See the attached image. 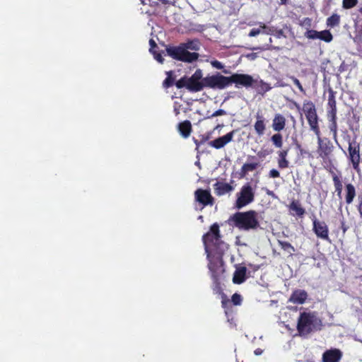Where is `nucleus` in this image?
I'll use <instances>...</instances> for the list:
<instances>
[{
    "label": "nucleus",
    "instance_id": "obj_46",
    "mask_svg": "<svg viewBox=\"0 0 362 362\" xmlns=\"http://www.w3.org/2000/svg\"><path fill=\"white\" fill-rule=\"evenodd\" d=\"M226 114V112L224 110L219 109V110L215 111L214 113H212L208 117L211 118V117H214L225 115Z\"/></svg>",
    "mask_w": 362,
    "mask_h": 362
},
{
    "label": "nucleus",
    "instance_id": "obj_50",
    "mask_svg": "<svg viewBox=\"0 0 362 362\" xmlns=\"http://www.w3.org/2000/svg\"><path fill=\"white\" fill-rule=\"evenodd\" d=\"M154 54L155 59L159 62L160 63H163L164 61V59L163 58L162 55L160 54H156V52H153Z\"/></svg>",
    "mask_w": 362,
    "mask_h": 362
},
{
    "label": "nucleus",
    "instance_id": "obj_52",
    "mask_svg": "<svg viewBox=\"0 0 362 362\" xmlns=\"http://www.w3.org/2000/svg\"><path fill=\"white\" fill-rule=\"evenodd\" d=\"M341 228L343 231V233H345L349 228V227L346 225L344 219L341 221Z\"/></svg>",
    "mask_w": 362,
    "mask_h": 362
},
{
    "label": "nucleus",
    "instance_id": "obj_64",
    "mask_svg": "<svg viewBox=\"0 0 362 362\" xmlns=\"http://www.w3.org/2000/svg\"><path fill=\"white\" fill-rule=\"evenodd\" d=\"M141 3H142L143 4H146V3H145V1H141Z\"/></svg>",
    "mask_w": 362,
    "mask_h": 362
},
{
    "label": "nucleus",
    "instance_id": "obj_39",
    "mask_svg": "<svg viewBox=\"0 0 362 362\" xmlns=\"http://www.w3.org/2000/svg\"><path fill=\"white\" fill-rule=\"evenodd\" d=\"M289 162L286 158H278V167L281 169H285L288 168Z\"/></svg>",
    "mask_w": 362,
    "mask_h": 362
},
{
    "label": "nucleus",
    "instance_id": "obj_11",
    "mask_svg": "<svg viewBox=\"0 0 362 362\" xmlns=\"http://www.w3.org/2000/svg\"><path fill=\"white\" fill-rule=\"evenodd\" d=\"M313 230L317 238L330 241L328 226L325 222L320 221L315 217L313 219Z\"/></svg>",
    "mask_w": 362,
    "mask_h": 362
},
{
    "label": "nucleus",
    "instance_id": "obj_38",
    "mask_svg": "<svg viewBox=\"0 0 362 362\" xmlns=\"http://www.w3.org/2000/svg\"><path fill=\"white\" fill-rule=\"evenodd\" d=\"M305 36L311 40H315L319 38V32L315 30H308L305 33Z\"/></svg>",
    "mask_w": 362,
    "mask_h": 362
},
{
    "label": "nucleus",
    "instance_id": "obj_26",
    "mask_svg": "<svg viewBox=\"0 0 362 362\" xmlns=\"http://www.w3.org/2000/svg\"><path fill=\"white\" fill-rule=\"evenodd\" d=\"M178 131L184 138H187L192 132V124L189 120H185L178 124Z\"/></svg>",
    "mask_w": 362,
    "mask_h": 362
},
{
    "label": "nucleus",
    "instance_id": "obj_2",
    "mask_svg": "<svg viewBox=\"0 0 362 362\" xmlns=\"http://www.w3.org/2000/svg\"><path fill=\"white\" fill-rule=\"evenodd\" d=\"M337 92L332 88L328 89V98L326 105V117L328 121V129L336 144L338 143L337 106L336 100Z\"/></svg>",
    "mask_w": 362,
    "mask_h": 362
},
{
    "label": "nucleus",
    "instance_id": "obj_4",
    "mask_svg": "<svg viewBox=\"0 0 362 362\" xmlns=\"http://www.w3.org/2000/svg\"><path fill=\"white\" fill-rule=\"evenodd\" d=\"M234 226L240 230H257L259 228L258 213L255 210L245 212H236L229 218Z\"/></svg>",
    "mask_w": 362,
    "mask_h": 362
},
{
    "label": "nucleus",
    "instance_id": "obj_59",
    "mask_svg": "<svg viewBox=\"0 0 362 362\" xmlns=\"http://www.w3.org/2000/svg\"><path fill=\"white\" fill-rule=\"evenodd\" d=\"M248 159L255 160V159H256V157H255V156H248Z\"/></svg>",
    "mask_w": 362,
    "mask_h": 362
},
{
    "label": "nucleus",
    "instance_id": "obj_6",
    "mask_svg": "<svg viewBox=\"0 0 362 362\" xmlns=\"http://www.w3.org/2000/svg\"><path fill=\"white\" fill-rule=\"evenodd\" d=\"M320 324L321 320L315 312L303 311L299 315L296 328L300 337H306L316 329L317 325Z\"/></svg>",
    "mask_w": 362,
    "mask_h": 362
},
{
    "label": "nucleus",
    "instance_id": "obj_56",
    "mask_svg": "<svg viewBox=\"0 0 362 362\" xmlns=\"http://www.w3.org/2000/svg\"><path fill=\"white\" fill-rule=\"evenodd\" d=\"M254 353L255 355L259 356L262 354V350L261 349H257L255 350Z\"/></svg>",
    "mask_w": 362,
    "mask_h": 362
},
{
    "label": "nucleus",
    "instance_id": "obj_32",
    "mask_svg": "<svg viewBox=\"0 0 362 362\" xmlns=\"http://www.w3.org/2000/svg\"><path fill=\"white\" fill-rule=\"evenodd\" d=\"M278 244L282 250L289 252L291 255L295 252L294 247L288 242L278 240Z\"/></svg>",
    "mask_w": 362,
    "mask_h": 362
},
{
    "label": "nucleus",
    "instance_id": "obj_34",
    "mask_svg": "<svg viewBox=\"0 0 362 362\" xmlns=\"http://www.w3.org/2000/svg\"><path fill=\"white\" fill-rule=\"evenodd\" d=\"M271 141L276 148H281L283 145V136L280 133L274 134L271 137Z\"/></svg>",
    "mask_w": 362,
    "mask_h": 362
},
{
    "label": "nucleus",
    "instance_id": "obj_21",
    "mask_svg": "<svg viewBox=\"0 0 362 362\" xmlns=\"http://www.w3.org/2000/svg\"><path fill=\"white\" fill-rule=\"evenodd\" d=\"M351 37L356 43L358 45L362 43V21L361 19L354 21V31Z\"/></svg>",
    "mask_w": 362,
    "mask_h": 362
},
{
    "label": "nucleus",
    "instance_id": "obj_30",
    "mask_svg": "<svg viewBox=\"0 0 362 362\" xmlns=\"http://www.w3.org/2000/svg\"><path fill=\"white\" fill-rule=\"evenodd\" d=\"M213 281L212 284V289L213 291L219 295H222V293H224L223 292V288L221 287V277H217L216 276H214V278H211Z\"/></svg>",
    "mask_w": 362,
    "mask_h": 362
},
{
    "label": "nucleus",
    "instance_id": "obj_60",
    "mask_svg": "<svg viewBox=\"0 0 362 362\" xmlns=\"http://www.w3.org/2000/svg\"><path fill=\"white\" fill-rule=\"evenodd\" d=\"M175 114H176V115H178V114L180 113V112H179V110H178L175 109Z\"/></svg>",
    "mask_w": 362,
    "mask_h": 362
},
{
    "label": "nucleus",
    "instance_id": "obj_40",
    "mask_svg": "<svg viewBox=\"0 0 362 362\" xmlns=\"http://www.w3.org/2000/svg\"><path fill=\"white\" fill-rule=\"evenodd\" d=\"M230 303L234 305H240L242 303V297L240 294L235 293L232 296Z\"/></svg>",
    "mask_w": 362,
    "mask_h": 362
},
{
    "label": "nucleus",
    "instance_id": "obj_7",
    "mask_svg": "<svg viewBox=\"0 0 362 362\" xmlns=\"http://www.w3.org/2000/svg\"><path fill=\"white\" fill-rule=\"evenodd\" d=\"M175 86L179 89L186 88L192 93H197L202 90L206 88L202 71L198 69L190 77H187L185 76L182 77L175 83Z\"/></svg>",
    "mask_w": 362,
    "mask_h": 362
},
{
    "label": "nucleus",
    "instance_id": "obj_28",
    "mask_svg": "<svg viewBox=\"0 0 362 362\" xmlns=\"http://www.w3.org/2000/svg\"><path fill=\"white\" fill-rule=\"evenodd\" d=\"M345 188H346V196H345L346 203L347 204H350L353 202L354 199L356 197V189H355V187L351 183L346 184L345 186Z\"/></svg>",
    "mask_w": 362,
    "mask_h": 362
},
{
    "label": "nucleus",
    "instance_id": "obj_31",
    "mask_svg": "<svg viewBox=\"0 0 362 362\" xmlns=\"http://www.w3.org/2000/svg\"><path fill=\"white\" fill-rule=\"evenodd\" d=\"M340 23V16L338 14L334 13L327 19V25L330 28H334L339 25Z\"/></svg>",
    "mask_w": 362,
    "mask_h": 362
},
{
    "label": "nucleus",
    "instance_id": "obj_54",
    "mask_svg": "<svg viewBox=\"0 0 362 362\" xmlns=\"http://www.w3.org/2000/svg\"><path fill=\"white\" fill-rule=\"evenodd\" d=\"M269 153V152H266V151H260L257 153V156L259 158H264L267 155H268Z\"/></svg>",
    "mask_w": 362,
    "mask_h": 362
},
{
    "label": "nucleus",
    "instance_id": "obj_24",
    "mask_svg": "<svg viewBox=\"0 0 362 362\" xmlns=\"http://www.w3.org/2000/svg\"><path fill=\"white\" fill-rule=\"evenodd\" d=\"M327 171L332 175L333 183L335 188V192L339 196L341 195L342 191V182L341 176L338 175L333 170V168L328 169Z\"/></svg>",
    "mask_w": 362,
    "mask_h": 362
},
{
    "label": "nucleus",
    "instance_id": "obj_19",
    "mask_svg": "<svg viewBox=\"0 0 362 362\" xmlns=\"http://www.w3.org/2000/svg\"><path fill=\"white\" fill-rule=\"evenodd\" d=\"M286 118L284 115L276 114L272 120V128L275 132H279L286 127Z\"/></svg>",
    "mask_w": 362,
    "mask_h": 362
},
{
    "label": "nucleus",
    "instance_id": "obj_22",
    "mask_svg": "<svg viewBox=\"0 0 362 362\" xmlns=\"http://www.w3.org/2000/svg\"><path fill=\"white\" fill-rule=\"evenodd\" d=\"M214 191L216 195L221 196L226 193H228L233 190V187L228 184L225 182H217L214 184Z\"/></svg>",
    "mask_w": 362,
    "mask_h": 362
},
{
    "label": "nucleus",
    "instance_id": "obj_42",
    "mask_svg": "<svg viewBox=\"0 0 362 362\" xmlns=\"http://www.w3.org/2000/svg\"><path fill=\"white\" fill-rule=\"evenodd\" d=\"M291 79L293 81V84L296 85L298 87V88L299 89V90L301 93H305V89L303 88V87L301 85L300 81L297 78H296L294 76H291Z\"/></svg>",
    "mask_w": 362,
    "mask_h": 362
},
{
    "label": "nucleus",
    "instance_id": "obj_25",
    "mask_svg": "<svg viewBox=\"0 0 362 362\" xmlns=\"http://www.w3.org/2000/svg\"><path fill=\"white\" fill-rule=\"evenodd\" d=\"M247 269L245 267H242L235 270L233 277L234 284H240L246 280Z\"/></svg>",
    "mask_w": 362,
    "mask_h": 362
},
{
    "label": "nucleus",
    "instance_id": "obj_63",
    "mask_svg": "<svg viewBox=\"0 0 362 362\" xmlns=\"http://www.w3.org/2000/svg\"><path fill=\"white\" fill-rule=\"evenodd\" d=\"M163 4H168L169 3L170 1H162Z\"/></svg>",
    "mask_w": 362,
    "mask_h": 362
},
{
    "label": "nucleus",
    "instance_id": "obj_47",
    "mask_svg": "<svg viewBox=\"0 0 362 362\" xmlns=\"http://www.w3.org/2000/svg\"><path fill=\"white\" fill-rule=\"evenodd\" d=\"M269 175L272 178H277L280 177V173L277 170L272 169L269 170Z\"/></svg>",
    "mask_w": 362,
    "mask_h": 362
},
{
    "label": "nucleus",
    "instance_id": "obj_58",
    "mask_svg": "<svg viewBox=\"0 0 362 362\" xmlns=\"http://www.w3.org/2000/svg\"><path fill=\"white\" fill-rule=\"evenodd\" d=\"M358 11H359V15L358 16L356 19H361L362 21V6H360V8Z\"/></svg>",
    "mask_w": 362,
    "mask_h": 362
},
{
    "label": "nucleus",
    "instance_id": "obj_62",
    "mask_svg": "<svg viewBox=\"0 0 362 362\" xmlns=\"http://www.w3.org/2000/svg\"><path fill=\"white\" fill-rule=\"evenodd\" d=\"M223 73H224V74H228L229 72H228V71H227V70H223Z\"/></svg>",
    "mask_w": 362,
    "mask_h": 362
},
{
    "label": "nucleus",
    "instance_id": "obj_14",
    "mask_svg": "<svg viewBox=\"0 0 362 362\" xmlns=\"http://www.w3.org/2000/svg\"><path fill=\"white\" fill-rule=\"evenodd\" d=\"M235 132V131L233 130L223 136H220L213 141H209L208 144L210 146L216 149H220L233 140Z\"/></svg>",
    "mask_w": 362,
    "mask_h": 362
},
{
    "label": "nucleus",
    "instance_id": "obj_49",
    "mask_svg": "<svg viewBox=\"0 0 362 362\" xmlns=\"http://www.w3.org/2000/svg\"><path fill=\"white\" fill-rule=\"evenodd\" d=\"M211 65L217 69H221L223 68L222 63L217 60L213 61L211 62Z\"/></svg>",
    "mask_w": 362,
    "mask_h": 362
},
{
    "label": "nucleus",
    "instance_id": "obj_61",
    "mask_svg": "<svg viewBox=\"0 0 362 362\" xmlns=\"http://www.w3.org/2000/svg\"><path fill=\"white\" fill-rule=\"evenodd\" d=\"M287 1H281V4H286Z\"/></svg>",
    "mask_w": 362,
    "mask_h": 362
},
{
    "label": "nucleus",
    "instance_id": "obj_16",
    "mask_svg": "<svg viewBox=\"0 0 362 362\" xmlns=\"http://www.w3.org/2000/svg\"><path fill=\"white\" fill-rule=\"evenodd\" d=\"M341 356L342 354L339 349L327 350L322 354V362H339Z\"/></svg>",
    "mask_w": 362,
    "mask_h": 362
},
{
    "label": "nucleus",
    "instance_id": "obj_27",
    "mask_svg": "<svg viewBox=\"0 0 362 362\" xmlns=\"http://www.w3.org/2000/svg\"><path fill=\"white\" fill-rule=\"evenodd\" d=\"M259 166V163L258 162L244 163L240 171V177H245L249 172L256 170Z\"/></svg>",
    "mask_w": 362,
    "mask_h": 362
},
{
    "label": "nucleus",
    "instance_id": "obj_18",
    "mask_svg": "<svg viewBox=\"0 0 362 362\" xmlns=\"http://www.w3.org/2000/svg\"><path fill=\"white\" fill-rule=\"evenodd\" d=\"M308 298V293L305 290L296 289L291 293L289 301L296 304H303Z\"/></svg>",
    "mask_w": 362,
    "mask_h": 362
},
{
    "label": "nucleus",
    "instance_id": "obj_29",
    "mask_svg": "<svg viewBox=\"0 0 362 362\" xmlns=\"http://www.w3.org/2000/svg\"><path fill=\"white\" fill-rule=\"evenodd\" d=\"M288 207L290 211H294L299 217H302L305 213V209L301 206L298 200H293Z\"/></svg>",
    "mask_w": 362,
    "mask_h": 362
},
{
    "label": "nucleus",
    "instance_id": "obj_55",
    "mask_svg": "<svg viewBox=\"0 0 362 362\" xmlns=\"http://www.w3.org/2000/svg\"><path fill=\"white\" fill-rule=\"evenodd\" d=\"M358 210L361 217L362 218V201H361L359 202V204L358 206Z\"/></svg>",
    "mask_w": 362,
    "mask_h": 362
},
{
    "label": "nucleus",
    "instance_id": "obj_48",
    "mask_svg": "<svg viewBox=\"0 0 362 362\" xmlns=\"http://www.w3.org/2000/svg\"><path fill=\"white\" fill-rule=\"evenodd\" d=\"M288 151H289V149L287 148V149H284V150L278 151V158H286L288 153Z\"/></svg>",
    "mask_w": 362,
    "mask_h": 362
},
{
    "label": "nucleus",
    "instance_id": "obj_37",
    "mask_svg": "<svg viewBox=\"0 0 362 362\" xmlns=\"http://www.w3.org/2000/svg\"><path fill=\"white\" fill-rule=\"evenodd\" d=\"M296 147L298 149L299 151V154L300 156H302L303 158L304 157H308V158H310V157H313L312 156V153L310 152L309 151L303 148L300 144H296Z\"/></svg>",
    "mask_w": 362,
    "mask_h": 362
},
{
    "label": "nucleus",
    "instance_id": "obj_41",
    "mask_svg": "<svg viewBox=\"0 0 362 362\" xmlns=\"http://www.w3.org/2000/svg\"><path fill=\"white\" fill-rule=\"evenodd\" d=\"M259 27L262 28V33L272 35L274 33L273 28L268 27L263 23H259Z\"/></svg>",
    "mask_w": 362,
    "mask_h": 362
},
{
    "label": "nucleus",
    "instance_id": "obj_8",
    "mask_svg": "<svg viewBox=\"0 0 362 362\" xmlns=\"http://www.w3.org/2000/svg\"><path fill=\"white\" fill-rule=\"evenodd\" d=\"M348 153L346 157L351 163L353 169L357 173L361 171L360 163L361 160L360 143L356 139H351L349 135H347Z\"/></svg>",
    "mask_w": 362,
    "mask_h": 362
},
{
    "label": "nucleus",
    "instance_id": "obj_33",
    "mask_svg": "<svg viewBox=\"0 0 362 362\" xmlns=\"http://www.w3.org/2000/svg\"><path fill=\"white\" fill-rule=\"evenodd\" d=\"M321 40H323L326 42H329L332 40L333 36L329 30H325L319 32V38Z\"/></svg>",
    "mask_w": 362,
    "mask_h": 362
},
{
    "label": "nucleus",
    "instance_id": "obj_3",
    "mask_svg": "<svg viewBox=\"0 0 362 362\" xmlns=\"http://www.w3.org/2000/svg\"><path fill=\"white\" fill-rule=\"evenodd\" d=\"M315 135L317 138V153L322 159L324 168L327 170L334 168L332 159L335 147L332 141L327 137L322 136L321 132Z\"/></svg>",
    "mask_w": 362,
    "mask_h": 362
},
{
    "label": "nucleus",
    "instance_id": "obj_5",
    "mask_svg": "<svg viewBox=\"0 0 362 362\" xmlns=\"http://www.w3.org/2000/svg\"><path fill=\"white\" fill-rule=\"evenodd\" d=\"M202 241L206 252L211 249L218 254H222L227 248L226 244L221 240L219 225L217 223L211 226L209 231L202 236Z\"/></svg>",
    "mask_w": 362,
    "mask_h": 362
},
{
    "label": "nucleus",
    "instance_id": "obj_53",
    "mask_svg": "<svg viewBox=\"0 0 362 362\" xmlns=\"http://www.w3.org/2000/svg\"><path fill=\"white\" fill-rule=\"evenodd\" d=\"M209 139V135H202L200 139V143L204 144Z\"/></svg>",
    "mask_w": 362,
    "mask_h": 362
},
{
    "label": "nucleus",
    "instance_id": "obj_1",
    "mask_svg": "<svg viewBox=\"0 0 362 362\" xmlns=\"http://www.w3.org/2000/svg\"><path fill=\"white\" fill-rule=\"evenodd\" d=\"M255 81L251 75L246 74H233L230 76H225L220 73L204 77L206 88L223 90L226 87L235 84L236 88L240 86L246 88H250Z\"/></svg>",
    "mask_w": 362,
    "mask_h": 362
},
{
    "label": "nucleus",
    "instance_id": "obj_44",
    "mask_svg": "<svg viewBox=\"0 0 362 362\" xmlns=\"http://www.w3.org/2000/svg\"><path fill=\"white\" fill-rule=\"evenodd\" d=\"M261 33H262V28H252L249 34H248V36L249 37H255L257 35H258L259 34H260Z\"/></svg>",
    "mask_w": 362,
    "mask_h": 362
},
{
    "label": "nucleus",
    "instance_id": "obj_9",
    "mask_svg": "<svg viewBox=\"0 0 362 362\" xmlns=\"http://www.w3.org/2000/svg\"><path fill=\"white\" fill-rule=\"evenodd\" d=\"M168 54L173 59L184 62H193L199 57V54L197 52H189L185 50V47L180 44L178 46H169L166 48Z\"/></svg>",
    "mask_w": 362,
    "mask_h": 362
},
{
    "label": "nucleus",
    "instance_id": "obj_45",
    "mask_svg": "<svg viewBox=\"0 0 362 362\" xmlns=\"http://www.w3.org/2000/svg\"><path fill=\"white\" fill-rule=\"evenodd\" d=\"M343 2V7L344 8H351L354 7L358 1H342Z\"/></svg>",
    "mask_w": 362,
    "mask_h": 362
},
{
    "label": "nucleus",
    "instance_id": "obj_51",
    "mask_svg": "<svg viewBox=\"0 0 362 362\" xmlns=\"http://www.w3.org/2000/svg\"><path fill=\"white\" fill-rule=\"evenodd\" d=\"M149 44H150V46H151L149 51L151 52H154L153 49L155 47H157V44L156 43V42L153 39H151L149 40Z\"/></svg>",
    "mask_w": 362,
    "mask_h": 362
},
{
    "label": "nucleus",
    "instance_id": "obj_20",
    "mask_svg": "<svg viewBox=\"0 0 362 362\" xmlns=\"http://www.w3.org/2000/svg\"><path fill=\"white\" fill-rule=\"evenodd\" d=\"M209 269L211 272V277L214 278V276L217 277H221V275L224 272L223 268V264L221 262H211L209 265Z\"/></svg>",
    "mask_w": 362,
    "mask_h": 362
},
{
    "label": "nucleus",
    "instance_id": "obj_23",
    "mask_svg": "<svg viewBox=\"0 0 362 362\" xmlns=\"http://www.w3.org/2000/svg\"><path fill=\"white\" fill-rule=\"evenodd\" d=\"M254 80L255 81L253 83V85L251 87L255 88L258 93L264 95L265 93L269 91L272 89L271 85L264 82L263 80Z\"/></svg>",
    "mask_w": 362,
    "mask_h": 362
},
{
    "label": "nucleus",
    "instance_id": "obj_13",
    "mask_svg": "<svg viewBox=\"0 0 362 362\" xmlns=\"http://www.w3.org/2000/svg\"><path fill=\"white\" fill-rule=\"evenodd\" d=\"M292 104L293 107L298 111H302L305 115V117L309 116L317 112V107L315 103L310 100H305L303 103L302 107L296 101L293 100Z\"/></svg>",
    "mask_w": 362,
    "mask_h": 362
},
{
    "label": "nucleus",
    "instance_id": "obj_15",
    "mask_svg": "<svg viewBox=\"0 0 362 362\" xmlns=\"http://www.w3.org/2000/svg\"><path fill=\"white\" fill-rule=\"evenodd\" d=\"M255 118L256 121L254 124V129L257 136H262L264 134L267 129L266 119L259 112H257Z\"/></svg>",
    "mask_w": 362,
    "mask_h": 362
},
{
    "label": "nucleus",
    "instance_id": "obj_57",
    "mask_svg": "<svg viewBox=\"0 0 362 362\" xmlns=\"http://www.w3.org/2000/svg\"><path fill=\"white\" fill-rule=\"evenodd\" d=\"M194 142L196 144L197 148H198L202 144V143H200V140H197L195 139H194Z\"/></svg>",
    "mask_w": 362,
    "mask_h": 362
},
{
    "label": "nucleus",
    "instance_id": "obj_17",
    "mask_svg": "<svg viewBox=\"0 0 362 362\" xmlns=\"http://www.w3.org/2000/svg\"><path fill=\"white\" fill-rule=\"evenodd\" d=\"M307 122L309 125L310 130L312 131L315 134L321 132L320 127V117L317 114V111L314 112L309 116L305 117Z\"/></svg>",
    "mask_w": 362,
    "mask_h": 362
},
{
    "label": "nucleus",
    "instance_id": "obj_35",
    "mask_svg": "<svg viewBox=\"0 0 362 362\" xmlns=\"http://www.w3.org/2000/svg\"><path fill=\"white\" fill-rule=\"evenodd\" d=\"M167 75L168 76L163 82V86L165 88L173 86L175 83V78L173 76V72H167Z\"/></svg>",
    "mask_w": 362,
    "mask_h": 362
},
{
    "label": "nucleus",
    "instance_id": "obj_43",
    "mask_svg": "<svg viewBox=\"0 0 362 362\" xmlns=\"http://www.w3.org/2000/svg\"><path fill=\"white\" fill-rule=\"evenodd\" d=\"M221 296V305L223 308H227L228 306L230 304V300L227 298L225 293H222Z\"/></svg>",
    "mask_w": 362,
    "mask_h": 362
},
{
    "label": "nucleus",
    "instance_id": "obj_12",
    "mask_svg": "<svg viewBox=\"0 0 362 362\" xmlns=\"http://www.w3.org/2000/svg\"><path fill=\"white\" fill-rule=\"evenodd\" d=\"M195 200L202 204L204 206L207 205L212 206L214 202V199L211 196L210 192L206 189H197L194 192Z\"/></svg>",
    "mask_w": 362,
    "mask_h": 362
},
{
    "label": "nucleus",
    "instance_id": "obj_36",
    "mask_svg": "<svg viewBox=\"0 0 362 362\" xmlns=\"http://www.w3.org/2000/svg\"><path fill=\"white\" fill-rule=\"evenodd\" d=\"M181 44L185 47V50L191 49L197 51L199 49V46L197 41L189 40L187 42Z\"/></svg>",
    "mask_w": 362,
    "mask_h": 362
},
{
    "label": "nucleus",
    "instance_id": "obj_10",
    "mask_svg": "<svg viewBox=\"0 0 362 362\" xmlns=\"http://www.w3.org/2000/svg\"><path fill=\"white\" fill-rule=\"evenodd\" d=\"M255 199V192L250 184L242 187L235 202V207L238 209L252 203Z\"/></svg>",
    "mask_w": 362,
    "mask_h": 362
}]
</instances>
